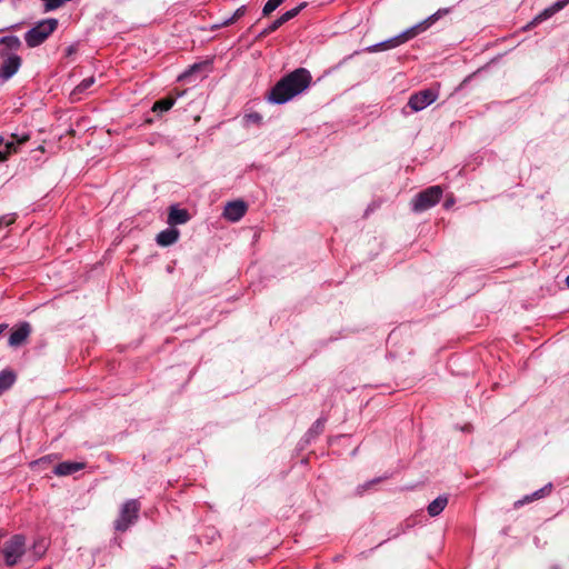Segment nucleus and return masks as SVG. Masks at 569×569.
Instances as JSON below:
<instances>
[{
    "label": "nucleus",
    "instance_id": "1",
    "mask_svg": "<svg viewBox=\"0 0 569 569\" xmlns=\"http://www.w3.org/2000/svg\"><path fill=\"white\" fill-rule=\"evenodd\" d=\"M312 77L305 68H298L280 79L269 93V101L283 104L306 91Z\"/></svg>",
    "mask_w": 569,
    "mask_h": 569
},
{
    "label": "nucleus",
    "instance_id": "2",
    "mask_svg": "<svg viewBox=\"0 0 569 569\" xmlns=\"http://www.w3.org/2000/svg\"><path fill=\"white\" fill-rule=\"evenodd\" d=\"M447 12H448L447 9L439 10L436 13L431 14L430 17H428L427 19H425L423 21H421V22L410 27L409 29L405 30L400 34H398L396 37H392V38H390L388 40L381 41L379 43H376V44L367 47L365 49V51H367L369 53H375V52H378V51H386V50H390V49L397 48V47L406 43L410 39L417 37L419 33H421V32L426 31L427 29H429L441 17V14L447 13Z\"/></svg>",
    "mask_w": 569,
    "mask_h": 569
},
{
    "label": "nucleus",
    "instance_id": "3",
    "mask_svg": "<svg viewBox=\"0 0 569 569\" xmlns=\"http://www.w3.org/2000/svg\"><path fill=\"white\" fill-rule=\"evenodd\" d=\"M58 28V20L48 18L39 21L33 28L24 34L28 47L36 48L43 43Z\"/></svg>",
    "mask_w": 569,
    "mask_h": 569
},
{
    "label": "nucleus",
    "instance_id": "4",
    "mask_svg": "<svg viewBox=\"0 0 569 569\" xmlns=\"http://www.w3.org/2000/svg\"><path fill=\"white\" fill-rule=\"evenodd\" d=\"M26 551V539L21 535H16L7 540L1 549L6 565H16Z\"/></svg>",
    "mask_w": 569,
    "mask_h": 569
},
{
    "label": "nucleus",
    "instance_id": "5",
    "mask_svg": "<svg viewBox=\"0 0 569 569\" xmlns=\"http://www.w3.org/2000/svg\"><path fill=\"white\" fill-rule=\"evenodd\" d=\"M442 196V189L439 186H432L418 193L411 201L412 210L422 212L437 204Z\"/></svg>",
    "mask_w": 569,
    "mask_h": 569
},
{
    "label": "nucleus",
    "instance_id": "6",
    "mask_svg": "<svg viewBox=\"0 0 569 569\" xmlns=\"http://www.w3.org/2000/svg\"><path fill=\"white\" fill-rule=\"evenodd\" d=\"M140 506L137 500H129L121 507L120 516L114 522L118 531H126L138 518Z\"/></svg>",
    "mask_w": 569,
    "mask_h": 569
},
{
    "label": "nucleus",
    "instance_id": "7",
    "mask_svg": "<svg viewBox=\"0 0 569 569\" xmlns=\"http://www.w3.org/2000/svg\"><path fill=\"white\" fill-rule=\"evenodd\" d=\"M438 98V93L432 89L421 90L415 94H412L408 101V106L413 111H421L432 102H435Z\"/></svg>",
    "mask_w": 569,
    "mask_h": 569
},
{
    "label": "nucleus",
    "instance_id": "8",
    "mask_svg": "<svg viewBox=\"0 0 569 569\" xmlns=\"http://www.w3.org/2000/svg\"><path fill=\"white\" fill-rule=\"evenodd\" d=\"M569 3V0H558L552 6L546 8L543 11H541L539 14H537L526 27V30H529L542 21L551 18L555 13L562 10L567 4Z\"/></svg>",
    "mask_w": 569,
    "mask_h": 569
},
{
    "label": "nucleus",
    "instance_id": "9",
    "mask_svg": "<svg viewBox=\"0 0 569 569\" xmlns=\"http://www.w3.org/2000/svg\"><path fill=\"white\" fill-rule=\"evenodd\" d=\"M21 66V59L17 54H11L0 66V78L3 81L9 80L13 77Z\"/></svg>",
    "mask_w": 569,
    "mask_h": 569
},
{
    "label": "nucleus",
    "instance_id": "10",
    "mask_svg": "<svg viewBox=\"0 0 569 569\" xmlns=\"http://www.w3.org/2000/svg\"><path fill=\"white\" fill-rule=\"evenodd\" d=\"M247 206L243 201L228 202L223 210V217L232 222L239 221L246 213Z\"/></svg>",
    "mask_w": 569,
    "mask_h": 569
},
{
    "label": "nucleus",
    "instance_id": "11",
    "mask_svg": "<svg viewBox=\"0 0 569 569\" xmlns=\"http://www.w3.org/2000/svg\"><path fill=\"white\" fill-rule=\"evenodd\" d=\"M31 332V327L28 322L22 323L9 337V345L11 347H18L26 341Z\"/></svg>",
    "mask_w": 569,
    "mask_h": 569
},
{
    "label": "nucleus",
    "instance_id": "12",
    "mask_svg": "<svg viewBox=\"0 0 569 569\" xmlns=\"http://www.w3.org/2000/svg\"><path fill=\"white\" fill-rule=\"evenodd\" d=\"M180 232L176 228H168L158 233L156 241L161 247H168L176 243L179 239Z\"/></svg>",
    "mask_w": 569,
    "mask_h": 569
},
{
    "label": "nucleus",
    "instance_id": "13",
    "mask_svg": "<svg viewBox=\"0 0 569 569\" xmlns=\"http://www.w3.org/2000/svg\"><path fill=\"white\" fill-rule=\"evenodd\" d=\"M84 468L82 462L64 461L56 466L54 473L58 476H69Z\"/></svg>",
    "mask_w": 569,
    "mask_h": 569
},
{
    "label": "nucleus",
    "instance_id": "14",
    "mask_svg": "<svg viewBox=\"0 0 569 569\" xmlns=\"http://www.w3.org/2000/svg\"><path fill=\"white\" fill-rule=\"evenodd\" d=\"M189 220V213L184 209H179L174 206L170 207L168 223L170 226L183 224Z\"/></svg>",
    "mask_w": 569,
    "mask_h": 569
},
{
    "label": "nucleus",
    "instance_id": "15",
    "mask_svg": "<svg viewBox=\"0 0 569 569\" xmlns=\"http://www.w3.org/2000/svg\"><path fill=\"white\" fill-rule=\"evenodd\" d=\"M551 489H552V483H548L543 488L535 491L532 495L526 496L522 500H518L515 503V506L519 507V506H522L525 503L531 502L533 500L543 498V497L548 496L551 492Z\"/></svg>",
    "mask_w": 569,
    "mask_h": 569
},
{
    "label": "nucleus",
    "instance_id": "16",
    "mask_svg": "<svg viewBox=\"0 0 569 569\" xmlns=\"http://www.w3.org/2000/svg\"><path fill=\"white\" fill-rule=\"evenodd\" d=\"M447 505H448L447 496H439L438 498H436L433 501H431L428 505V508H427L428 513L431 517H436L443 511V509L446 508Z\"/></svg>",
    "mask_w": 569,
    "mask_h": 569
},
{
    "label": "nucleus",
    "instance_id": "17",
    "mask_svg": "<svg viewBox=\"0 0 569 569\" xmlns=\"http://www.w3.org/2000/svg\"><path fill=\"white\" fill-rule=\"evenodd\" d=\"M16 381V375L11 370L0 372V393L8 390Z\"/></svg>",
    "mask_w": 569,
    "mask_h": 569
},
{
    "label": "nucleus",
    "instance_id": "18",
    "mask_svg": "<svg viewBox=\"0 0 569 569\" xmlns=\"http://www.w3.org/2000/svg\"><path fill=\"white\" fill-rule=\"evenodd\" d=\"M12 137L16 140L7 141L6 143H3L6 146V151H3V153H7V158L9 157V154L17 152V144H22L29 140V134H22L20 137L12 136Z\"/></svg>",
    "mask_w": 569,
    "mask_h": 569
},
{
    "label": "nucleus",
    "instance_id": "19",
    "mask_svg": "<svg viewBox=\"0 0 569 569\" xmlns=\"http://www.w3.org/2000/svg\"><path fill=\"white\" fill-rule=\"evenodd\" d=\"M174 102H176V99L172 97H167V98L160 99L154 102L152 110L156 112H166L173 107Z\"/></svg>",
    "mask_w": 569,
    "mask_h": 569
},
{
    "label": "nucleus",
    "instance_id": "20",
    "mask_svg": "<svg viewBox=\"0 0 569 569\" xmlns=\"http://www.w3.org/2000/svg\"><path fill=\"white\" fill-rule=\"evenodd\" d=\"M0 46H4L10 51H16L21 47V41L17 36H6L0 38Z\"/></svg>",
    "mask_w": 569,
    "mask_h": 569
},
{
    "label": "nucleus",
    "instance_id": "21",
    "mask_svg": "<svg viewBox=\"0 0 569 569\" xmlns=\"http://www.w3.org/2000/svg\"><path fill=\"white\" fill-rule=\"evenodd\" d=\"M94 82H96L94 77H89V78L83 79V80H82V81H81V82H80V83L74 88V90H73V91H72V93H71V97H72L73 99H78V98H79L78 96H79L80 93L86 92L90 87H92V86H93V83H94Z\"/></svg>",
    "mask_w": 569,
    "mask_h": 569
},
{
    "label": "nucleus",
    "instance_id": "22",
    "mask_svg": "<svg viewBox=\"0 0 569 569\" xmlns=\"http://www.w3.org/2000/svg\"><path fill=\"white\" fill-rule=\"evenodd\" d=\"M307 6L306 2H301L299 6H297L296 8L291 9V10H288L286 11L281 17H279V21H281V24H284L286 22H288L289 20L293 19L295 17H297L300 11L302 9H305Z\"/></svg>",
    "mask_w": 569,
    "mask_h": 569
},
{
    "label": "nucleus",
    "instance_id": "23",
    "mask_svg": "<svg viewBox=\"0 0 569 569\" xmlns=\"http://www.w3.org/2000/svg\"><path fill=\"white\" fill-rule=\"evenodd\" d=\"M283 2V0H268L267 3L263 6L262 8V14L264 17L269 16L271 12H273L279 6H281V3Z\"/></svg>",
    "mask_w": 569,
    "mask_h": 569
},
{
    "label": "nucleus",
    "instance_id": "24",
    "mask_svg": "<svg viewBox=\"0 0 569 569\" xmlns=\"http://www.w3.org/2000/svg\"><path fill=\"white\" fill-rule=\"evenodd\" d=\"M282 24H281V21H279V19L274 20L270 26H268L267 28H264L259 34H258V38H263V37H267L268 34H270L271 32L276 31L278 28H280Z\"/></svg>",
    "mask_w": 569,
    "mask_h": 569
},
{
    "label": "nucleus",
    "instance_id": "25",
    "mask_svg": "<svg viewBox=\"0 0 569 569\" xmlns=\"http://www.w3.org/2000/svg\"><path fill=\"white\" fill-rule=\"evenodd\" d=\"M14 221H16V216H14V214H4V216H1V217H0V230H1L3 227H9V226H10V224H12Z\"/></svg>",
    "mask_w": 569,
    "mask_h": 569
},
{
    "label": "nucleus",
    "instance_id": "26",
    "mask_svg": "<svg viewBox=\"0 0 569 569\" xmlns=\"http://www.w3.org/2000/svg\"><path fill=\"white\" fill-rule=\"evenodd\" d=\"M46 548L47 547L44 540H40L33 545L34 552L38 556V558H40L44 553Z\"/></svg>",
    "mask_w": 569,
    "mask_h": 569
},
{
    "label": "nucleus",
    "instance_id": "27",
    "mask_svg": "<svg viewBox=\"0 0 569 569\" xmlns=\"http://www.w3.org/2000/svg\"><path fill=\"white\" fill-rule=\"evenodd\" d=\"M236 21H237V20H236V19H233V17L231 16L230 18H228V19L223 20L222 22H220V23H218V24H214V26L212 27V29H218V28H221V27H228V26H230V24L234 23Z\"/></svg>",
    "mask_w": 569,
    "mask_h": 569
},
{
    "label": "nucleus",
    "instance_id": "28",
    "mask_svg": "<svg viewBox=\"0 0 569 569\" xmlns=\"http://www.w3.org/2000/svg\"><path fill=\"white\" fill-rule=\"evenodd\" d=\"M247 12V7L246 6H241L239 7L234 13L232 14L233 19L238 20L240 19L241 17H243Z\"/></svg>",
    "mask_w": 569,
    "mask_h": 569
},
{
    "label": "nucleus",
    "instance_id": "29",
    "mask_svg": "<svg viewBox=\"0 0 569 569\" xmlns=\"http://www.w3.org/2000/svg\"><path fill=\"white\" fill-rule=\"evenodd\" d=\"M199 68H200V64H193L189 71H187L182 76H180V79L189 77L193 71H196Z\"/></svg>",
    "mask_w": 569,
    "mask_h": 569
},
{
    "label": "nucleus",
    "instance_id": "30",
    "mask_svg": "<svg viewBox=\"0 0 569 569\" xmlns=\"http://www.w3.org/2000/svg\"><path fill=\"white\" fill-rule=\"evenodd\" d=\"M321 428H322V422L318 420V421L316 422V425H315V431H316V432H318V431H320V430H321Z\"/></svg>",
    "mask_w": 569,
    "mask_h": 569
},
{
    "label": "nucleus",
    "instance_id": "31",
    "mask_svg": "<svg viewBox=\"0 0 569 569\" xmlns=\"http://www.w3.org/2000/svg\"><path fill=\"white\" fill-rule=\"evenodd\" d=\"M7 160V153H3V151H0V162H3Z\"/></svg>",
    "mask_w": 569,
    "mask_h": 569
},
{
    "label": "nucleus",
    "instance_id": "32",
    "mask_svg": "<svg viewBox=\"0 0 569 569\" xmlns=\"http://www.w3.org/2000/svg\"><path fill=\"white\" fill-rule=\"evenodd\" d=\"M6 328H7V325H0V335L4 331Z\"/></svg>",
    "mask_w": 569,
    "mask_h": 569
},
{
    "label": "nucleus",
    "instance_id": "33",
    "mask_svg": "<svg viewBox=\"0 0 569 569\" xmlns=\"http://www.w3.org/2000/svg\"><path fill=\"white\" fill-rule=\"evenodd\" d=\"M249 118H252V120H256V119L259 118V116L258 114H254V116L251 114V116H249Z\"/></svg>",
    "mask_w": 569,
    "mask_h": 569
},
{
    "label": "nucleus",
    "instance_id": "34",
    "mask_svg": "<svg viewBox=\"0 0 569 569\" xmlns=\"http://www.w3.org/2000/svg\"><path fill=\"white\" fill-rule=\"evenodd\" d=\"M249 118H252V120H256V119L259 118V116L258 114H254V116L251 114V116H249Z\"/></svg>",
    "mask_w": 569,
    "mask_h": 569
},
{
    "label": "nucleus",
    "instance_id": "35",
    "mask_svg": "<svg viewBox=\"0 0 569 569\" xmlns=\"http://www.w3.org/2000/svg\"><path fill=\"white\" fill-rule=\"evenodd\" d=\"M4 143V139L2 136H0V147Z\"/></svg>",
    "mask_w": 569,
    "mask_h": 569
},
{
    "label": "nucleus",
    "instance_id": "36",
    "mask_svg": "<svg viewBox=\"0 0 569 569\" xmlns=\"http://www.w3.org/2000/svg\"><path fill=\"white\" fill-rule=\"evenodd\" d=\"M566 282H567V286L569 287V276L567 277Z\"/></svg>",
    "mask_w": 569,
    "mask_h": 569
}]
</instances>
